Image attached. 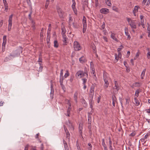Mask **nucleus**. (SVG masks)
Returning <instances> with one entry per match:
<instances>
[{"label": "nucleus", "instance_id": "nucleus-19", "mask_svg": "<svg viewBox=\"0 0 150 150\" xmlns=\"http://www.w3.org/2000/svg\"><path fill=\"white\" fill-rule=\"evenodd\" d=\"M78 95V92L77 91H76L75 93H74V98L75 101L77 103V96Z\"/></svg>", "mask_w": 150, "mask_h": 150}, {"label": "nucleus", "instance_id": "nucleus-42", "mask_svg": "<svg viewBox=\"0 0 150 150\" xmlns=\"http://www.w3.org/2000/svg\"><path fill=\"white\" fill-rule=\"evenodd\" d=\"M102 145L103 147L106 146V145L105 142V140L104 139H102Z\"/></svg>", "mask_w": 150, "mask_h": 150}, {"label": "nucleus", "instance_id": "nucleus-54", "mask_svg": "<svg viewBox=\"0 0 150 150\" xmlns=\"http://www.w3.org/2000/svg\"><path fill=\"white\" fill-rule=\"evenodd\" d=\"M62 35H65V34L66 33V30L63 29H62Z\"/></svg>", "mask_w": 150, "mask_h": 150}, {"label": "nucleus", "instance_id": "nucleus-26", "mask_svg": "<svg viewBox=\"0 0 150 150\" xmlns=\"http://www.w3.org/2000/svg\"><path fill=\"white\" fill-rule=\"evenodd\" d=\"M44 29L42 28L41 29V32L40 33V36L41 38L42 39L43 38Z\"/></svg>", "mask_w": 150, "mask_h": 150}, {"label": "nucleus", "instance_id": "nucleus-40", "mask_svg": "<svg viewBox=\"0 0 150 150\" xmlns=\"http://www.w3.org/2000/svg\"><path fill=\"white\" fill-rule=\"evenodd\" d=\"M64 79V77L63 76L60 77L59 82L60 83H63V81Z\"/></svg>", "mask_w": 150, "mask_h": 150}, {"label": "nucleus", "instance_id": "nucleus-3", "mask_svg": "<svg viewBox=\"0 0 150 150\" xmlns=\"http://www.w3.org/2000/svg\"><path fill=\"white\" fill-rule=\"evenodd\" d=\"M74 50L76 51H79L81 49V47L79 43L77 41H75L74 45Z\"/></svg>", "mask_w": 150, "mask_h": 150}, {"label": "nucleus", "instance_id": "nucleus-49", "mask_svg": "<svg viewBox=\"0 0 150 150\" xmlns=\"http://www.w3.org/2000/svg\"><path fill=\"white\" fill-rule=\"evenodd\" d=\"M73 27L75 28H76L77 27V25L76 23H73Z\"/></svg>", "mask_w": 150, "mask_h": 150}, {"label": "nucleus", "instance_id": "nucleus-18", "mask_svg": "<svg viewBox=\"0 0 150 150\" xmlns=\"http://www.w3.org/2000/svg\"><path fill=\"white\" fill-rule=\"evenodd\" d=\"M19 54H18L17 53H14L13 54H10L8 56V57L10 58L11 57L13 58H14V57L19 55Z\"/></svg>", "mask_w": 150, "mask_h": 150}, {"label": "nucleus", "instance_id": "nucleus-57", "mask_svg": "<svg viewBox=\"0 0 150 150\" xmlns=\"http://www.w3.org/2000/svg\"><path fill=\"white\" fill-rule=\"evenodd\" d=\"M150 4V0H147L146 1V6H149Z\"/></svg>", "mask_w": 150, "mask_h": 150}, {"label": "nucleus", "instance_id": "nucleus-17", "mask_svg": "<svg viewBox=\"0 0 150 150\" xmlns=\"http://www.w3.org/2000/svg\"><path fill=\"white\" fill-rule=\"evenodd\" d=\"M112 105L114 107L115 106V103L116 102L117 99L115 96H112Z\"/></svg>", "mask_w": 150, "mask_h": 150}, {"label": "nucleus", "instance_id": "nucleus-59", "mask_svg": "<svg viewBox=\"0 0 150 150\" xmlns=\"http://www.w3.org/2000/svg\"><path fill=\"white\" fill-rule=\"evenodd\" d=\"M64 130L65 133H67V132H69L68 130H67V128L64 125Z\"/></svg>", "mask_w": 150, "mask_h": 150}, {"label": "nucleus", "instance_id": "nucleus-23", "mask_svg": "<svg viewBox=\"0 0 150 150\" xmlns=\"http://www.w3.org/2000/svg\"><path fill=\"white\" fill-rule=\"evenodd\" d=\"M69 16H70L69 17V21L68 23H69V27H70L71 25V23L73 21V18H72L71 16H70V15Z\"/></svg>", "mask_w": 150, "mask_h": 150}, {"label": "nucleus", "instance_id": "nucleus-36", "mask_svg": "<svg viewBox=\"0 0 150 150\" xmlns=\"http://www.w3.org/2000/svg\"><path fill=\"white\" fill-rule=\"evenodd\" d=\"M147 30L148 31V36L149 37H150V27H149V26H148L147 28Z\"/></svg>", "mask_w": 150, "mask_h": 150}, {"label": "nucleus", "instance_id": "nucleus-31", "mask_svg": "<svg viewBox=\"0 0 150 150\" xmlns=\"http://www.w3.org/2000/svg\"><path fill=\"white\" fill-rule=\"evenodd\" d=\"M88 0H82V2L84 3V4L87 6H88Z\"/></svg>", "mask_w": 150, "mask_h": 150}, {"label": "nucleus", "instance_id": "nucleus-28", "mask_svg": "<svg viewBox=\"0 0 150 150\" xmlns=\"http://www.w3.org/2000/svg\"><path fill=\"white\" fill-rule=\"evenodd\" d=\"M120 56H121V54L120 53H119L118 56L117 58V54H115V59H116V62L118 60L119 58L120 57Z\"/></svg>", "mask_w": 150, "mask_h": 150}, {"label": "nucleus", "instance_id": "nucleus-34", "mask_svg": "<svg viewBox=\"0 0 150 150\" xmlns=\"http://www.w3.org/2000/svg\"><path fill=\"white\" fill-rule=\"evenodd\" d=\"M69 76V73L68 70H67L66 71V73L65 74L64 76L65 78H67Z\"/></svg>", "mask_w": 150, "mask_h": 150}, {"label": "nucleus", "instance_id": "nucleus-53", "mask_svg": "<svg viewBox=\"0 0 150 150\" xmlns=\"http://www.w3.org/2000/svg\"><path fill=\"white\" fill-rule=\"evenodd\" d=\"M112 9L113 10L116 11H118V8L115 6H113L112 7Z\"/></svg>", "mask_w": 150, "mask_h": 150}, {"label": "nucleus", "instance_id": "nucleus-25", "mask_svg": "<svg viewBox=\"0 0 150 150\" xmlns=\"http://www.w3.org/2000/svg\"><path fill=\"white\" fill-rule=\"evenodd\" d=\"M91 73H93L94 74V76L95 77L94 78V79H95L96 80L97 77H96V75L95 74V69H91Z\"/></svg>", "mask_w": 150, "mask_h": 150}, {"label": "nucleus", "instance_id": "nucleus-21", "mask_svg": "<svg viewBox=\"0 0 150 150\" xmlns=\"http://www.w3.org/2000/svg\"><path fill=\"white\" fill-rule=\"evenodd\" d=\"M62 37L63 39V41L64 43H66L68 40L67 38V37L65 35H63Z\"/></svg>", "mask_w": 150, "mask_h": 150}, {"label": "nucleus", "instance_id": "nucleus-58", "mask_svg": "<svg viewBox=\"0 0 150 150\" xmlns=\"http://www.w3.org/2000/svg\"><path fill=\"white\" fill-rule=\"evenodd\" d=\"M105 24L104 22H103V24L101 26V28L102 29H103L105 27Z\"/></svg>", "mask_w": 150, "mask_h": 150}, {"label": "nucleus", "instance_id": "nucleus-27", "mask_svg": "<svg viewBox=\"0 0 150 150\" xmlns=\"http://www.w3.org/2000/svg\"><path fill=\"white\" fill-rule=\"evenodd\" d=\"M105 3L106 4L109 6H111L112 5L110 0L105 1Z\"/></svg>", "mask_w": 150, "mask_h": 150}, {"label": "nucleus", "instance_id": "nucleus-32", "mask_svg": "<svg viewBox=\"0 0 150 150\" xmlns=\"http://www.w3.org/2000/svg\"><path fill=\"white\" fill-rule=\"evenodd\" d=\"M83 24H86V19L85 16H83Z\"/></svg>", "mask_w": 150, "mask_h": 150}, {"label": "nucleus", "instance_id": "nucleus-7", "mask_svg": "<svg viewBox=\"0 0 150 150\" xmlns=\"http://www.w3.org/2000/svg\"><path fill=\"white\" fill-rule=\"evenodd\" d=\"M57 10L59 17H62L63 15V12H62L60 8L59 7H57Z\"/></svg>", "mask_w": 150, "mask_h": 150}, {"label": "nucleus", "instance_id": "nucleus-14", "mask_svg": "<svg viewBox=\"0 0 150 150\" xmlns=\"http://www.w3.org/2000/svg\"><path fill=\"white\" fill-rule=\"evenodd\" d=\"M83 125L82 124H80L79 126V131L80 134L82 136V134ZM83 138V137H82Z\"/></svg>", "mask_w": 150, "mask_h": 150}, {"label": "nucleus", "instance_id": "nucleus-56", "mask_svg": "<svg viewBox=\"0 0 150 150\" xmlns=\"http://www.w3.org/2000/svg\"><path fill=\"white\" fill-rule=\"evenodd\" d=\"M82 80L83 81V84H85L87 81V79H83Z\"/></svg>", "mask_w": 150, "mask_h": 150}, {"label": "nucleus", "instance_id": "nucleus-30", "mask_svg": "<svg viewBox=\"0 0 150 150\" xmlns=\"http://www.w3.org/2000/svg\"><path fill=\"white\" fill-rule=\"evenodd\" d=\"M54 47L56 48H57L58 47V44L57 41V40L54 41Z\"/></svg>", "mask_w": 150, "mask_h": 150}, {"label": "nucleus", "instance_id": "nucleus-11", "mask_svg": "<svg viewBox=\"0 0 150 150\" xmlns=\"http://www.w3.org/2000/svg\"><path fill=\"white\" fill-rule=\"evenodd\" d=\"M4 5L5 7V11L6 12L7 11L8 6V4L6 0H3Z\"/></svg>", "mask_w": 150, "mask_h": 150}, {"label": "nucleus", "instance_id": "nucleus-33", "mask_svg": "<svg viewBox=\"0 0 150 150\" xmlns=\"http://www.w3.org/2000/svg\"><path fill=\"white\" fill-rule=\"evenodd\" d=\"M88 129L89 130V132L90 134H91V124H88Z\"/></svg>", "mask_w": 150, "mask_h": 150}, {"label": "nucleus", "instance_id": "nucleus-6", "mask_svg": "<svg viewBox=\"0 0 150 150\" xmlns=\"http://www.w3.org/2000/svg\"><path fill=\"white\" fill-rule=\"evenodd\" d=\"M84 76V73L83 71H77L76 74V76L77 77H82Z\"/></svg>", "mask_w": 150, "mask_h": 150}, {"label": "nucleus", "instance_id": "nucleus-4", "mask_svg": "<svg viewBox=\"0 0 150 150\" xmlns=\"http://www.w3.org/2000/svg\"><path fill=\"white\" fill-rule=\"evenodd\" d=\"M13 16V14H11L9 16V19L8 21V30L9 31H10L11 29V26L12 25V21Z\"/></svg>", "mask_w": 150, "mask_h": 150}, {"label": "nucleus", "instance_id": "nucleus-51", "mask_svg": "<svg viewBox=\"0 0 150 150\" xmlns=\"http://www.w3.org/2000/svg\"><path fill=\"white\" fill-rule=\"evenodd\" d=\"M126 105L128 104L130 102L129 99H128V98H126Z\"/></svg>", "mask_w": 150, "mask_h": 150}, {"label": "nucleus", "instance_id": "nucleus-48", "mask_svg": "<svg viewBox=\"0 0 150 150\" xmlns=\"http://www.w3.org/2000/svg\"><path fill=\"white\" fill-rule=\"evenodd\" d=\"M60 85L61 86V87L62 88V89L64 90V91H65V88L64 87V85H63V83H60Z\"/></svg>", "mask_w": 150, "mask_h": 150}, {"label": "nucleus", "instance_id": "nucleus-13", "mask_svg": "<svg viewBox=\"0 0 150 150\" xmlns=\"http://www.w3.org/2000/svg\"><path fill=\"white\" fill-rule=\"evenodd\" d=\"M125 35L127 36V38L130 39L131 38V36L129 35L128 33V28L126 27H125Z\"/></svg>", "mask_w": 150, "mask_h": 150}, {"label": "nucleus", "instance_id": "nucleus-60", "mask_svg": "<svg viewBox=\"0 0 150 150\" xmlns=\"http://www.w3.org/2000/svg\"><path fill=\"white\" fill-rule=\"evenodd\" d=\"M29 145L28 144H27L25 146V149L24 150H28V147Z\"/></svg>", "mask_w": 150, "mask_h": 150}, {"label": "nucleus", "instance_id": "nucleus-15", "mask_svg": "<svg viewBox=\"0 0 150 150\" xmlns=\"http://www.w3.org/2000/svg\"><path fill=\"white\" fill-rule=\"evenodd\" d=\"M115 86L113 87V89H115L117 91L119 90V86L118 83L117 81H114Z\"/></svg>", "mask_w": 150, "mask_h": 150}, {"label": "nucleus", "instance_id": "nucleus-50", "mask_svg": "<svg viewBox=\"0 0 150 150\" xmlns=\"http://www.w3.org/2000/svg\"><path fill=\"white\" fill-rule=\"evenodd\" d=\"M84 69H85L84 72V75H85V74H86V76L88 77V72H87V70L86 69V68H85Z\"/></svg>", "mask_w": 150, "mask_h": 150}, {"label": "nucleus", "instance_id": "nucleus-38", "mask_svg": "<svg viewBox=\"0 0 150 150\" xmlns=\"http://www.w3.org/2000/svg\"><path fill=\"white\" fill-rule=\"evenodd\" d=\"M124 48V47L122 45H121L117 49V50L119 53H120V51L121 50Z\"/></svg>", "mask_w": 150, "mask_h": 150}, {"label": "nucleus", "instance_id": "nucleus-46", "mask_svg": "<svg viewBox=\"0 0 150 150\" xmlns=\"http://www.w3.org/2000/svg\"><path fill=\"white\" fill-rule=\"evenodd\" d=\"M91 118L89 117H88V124H91Z\"/></svg>", "mask_w": 150, "mask_h": 150}, {"label": "nucleus", "instance_id": "nucleus-10", "mask_svg": "<svg viewBox=\"0 0 150 150\" xmlns=\"http://www.w3.org/2000/svg\"><path fill=\"white\" fill-rule=\"evenodd\" d=\"M81 102L84 107L86 108L87 106V103L83 98H82L81 99Z\"/></svg>", "mask_w": 150, "mask_h": 150}, {"label": "nucleus", "instance_id": "nucleus-12", "mask_svg": "<svg viewBox=\"0 0 150 150\" xmlns=\"http://www.w3.org/2000/svg\"><path fill=\"white\" fill-rule=\"evenodd\" d=\"M94 95V92L90 91L89 92V101L92 102Z\"/></svg>", "mask_w": 150, "mask_h": 150}, {"label": "nucleus", "instance_id": "nucleus-44", "mask_svg": "<svg viewBox=\"0 0 150 150\" xmlns=\"http://www.w3.org/2000/svg\"><path fill=\"white\" fill-rule=\"evenodd\" d=\"M32 28L33 30H34L35 29V23L33 21H32Z\"/></svg>", "mask_w": 150, "mask_h": 150}, {"label": "nucleus", "instance_id": "nucleus-43", "mask_svg": "<svg viewBox=\"0 0 150 150\" xmlns=\"http://www.w3.org/2000/svg\"><path fill=\"white\" fill-rule=\"evenodd\" d=\"M139 93V92L138 90H137L136 91L135 95L136 96V97H137L138 96Z\"/></svg>", "mask_w": 150, "mask_h": 150}, {"label": "nucleus", "instance_id": "nucleus-55", "mask_svg": "<svg viewBox=\"0 0 150 150\" xmlns=\"http://www.w3.org/2000/svg\"><path fill=\"white\" fill-rule=\"evenodd\" d=\"M71 107H69L67 109V112L69 114H70V112L71 110Z\"/></svg>", "mask_w": 150, "mask_h": 150}, {"label": "nucleus", "instance_id": "nucleus-52", "mask_svg": "<svg viewBox=\"0 0 150 150\" xmlns=\"http://www.w3.org/2000/svg\"><path fill=\"white\" fill-rule=\"evenodd\" d=\"M146 55L147 56V57L148 59H150V51H149V52H148L147 54Z\"/></svg>", "mask_w": 150, "mask_h": 150}, {"label": "nucleus", "instance_id": "nucleus-61", "mask_svg": "<svg viewBox=\"0 0 150 150\" xmlns=\"http://www.w3.org/2000/svg\"><path fill=\"white\" fill-rule=\"evenodd\" d=\"M135 134V133L134 132H133L131 133L129 135L130 136L133 137H134Z\"/></svg>", "mask_w": 150, "mask_h": 150}, {"label": "nucleus", "instance_id": "nucleus-9", "mask_svg": "<svg viewBox=\"0 0 150 150\" xmlns=\"http://www.w3.org/2000/svg\"><path fill=\"white\" fill-rule=\"evenodd\" d=\"M111 35H110V37L113 39L114 40H115L117 42H118L119 40L117 39L115 35V34L114 33H112L111 31L110 32Z\"/></svg>", "mask_w": 150, "mask_h": 150}, {"label": "nucleus", "instance_id": "nucleus-20", "mask_svg": "<svg viewBox=\"0 0 150 150\" xmlns=\"http://www.w3.org/2000/svg\"><path fill=\"white\" fill-rule=\"evenodd\" d=\"M146 71V69H144L143 70V71H142V73L141 75V78L142 79H143L144 78V77L145 76V72Z\"/></svg>", "mask_w": 150, "mask_h": 150}, {"label": "nucleus", "instance_id": "nucleus-8", "mask_svg": "<svg viewBox=\"0 0 150 150\" xmlns=\"http://www.w3.org/2000/svg\"><path fill=\"white\" fill-rule=\"evenodd\" d=\"M100 12L102 13L106 14L109 13V11L108 9L106 8H102L100 10Z\"/></svg>", "mask_w": 150, "mask_h": 150}, {"label": "nucleus", "instance_id": "nucleus-41", "mask_svg": "<svg viewBox=\"0 0 150 150\" xmlns=\"http://www.w3.org/2000/svg\"><path fill=\"white\" fill-rule=\"evenodd\" d=\"M88 145L89 146L88 147V150H92V146L91 144L89 143L88 144Z\"/></svg>", "mask_w": 150, "mask_h": 150}, {"label": "nucleus", "instance_id": "nucleus-45", "mask_svg": "<svg viewBox=\"0 0 150 150\" xmlns=\"http://www.w3.org/2000/svg\"><path fill=\"white\" fill-rule=\"evenodd\" d=\"M73 10L74 13L76 15L77 14V10L75 7L72 8Z\"/></svg>", "mask_w": 150, "mask_h": 150}, {"label": "nucleus", "instance_id": "nucleus-24", "mask_svg": "<svg viewBox=\"0 0 150 150\" xmlns=\"http://www.w3.org/2000/svg\"><path fill=\"white\" fill-rule=\"evenodd\" d=\"M139 7L137 6H135L134 7V10L133 11V13H135L136 12H138V8Z\"/></svg>", "mask_w": 150, "mask_h": 150}, {"label": "nucleus", "instance_id": "nucleus-29", "mask_svg": "<svg viewBox=\"0 0 150 150\" xmlns=\"http://www.w3.org/2000/svg\"><path fill=\"white\" fill-rule=\"evenodd\" d=\"M96 85V84H92V85H91V87L90 90V91H92L94 92V88H95Z\"/></svg>", "mask_w": 150, "mask_h": 150}, {"label": "nucleus", "instance_id": "nucleus-37", "mask_svg": "<svg viewBox=\"0 0 150 150\" xmlns=\"http://www.w3.org/2000/svg\"><path fill=\"white\" fill-rule=\"evenodd\" d=\"M54 91H51L50 93V96L51 99H53L54 97Z\"/></svg>", "mask_w": 150, "mask_h": 150}, {"label": "nucleus", "instance_id": "nucleus-16", "mask_svg": "<svg viewBox=\"0 0 150 150\" xmlns=\"http://www.w3.org/2000/svg\"><path fill=\"white\" fill-rule=\"evenodd\" d=\"M80 62L82 63H85L86 62V60L85 57L82 56L79 59Z\"/></svg>", "mask_w": 150, "mask_h": 150}, {"label": "nucleus", "instance_id": "nucleus-63", "mask_svg": "<svg viewBox=\"0 0 150 150\" xmlns=\"http://www.w3.org/2000/svg\"><path fill=\"white\" fill-rule=\"evenodd\" d=\"M43 69V67L42 66H40L39 69V71L41 72L42 71Z\"/></svg>", "mask_w": 150, "mask_h": 150}, {"label": "nucleus", "instance_id": "nucleus-2", "mask_svg": "<svg viewBox=\"0 0 150 150\" xmlns=\"http://www.w3.org/2000/svg\"><path fill=\"white\" fill-rule=\"evenodd\" d=\"M3 42L2 43V49L3 52H4L5 50V45L6 44L7 39L6 36L4 35L3 37Z\"/></svg>", "mask_w": 150, "mask_h": 150}, {"label": "nucleus", "instance_id": "nucleus-47", "mask_svg": "<svg viewBox=\"0 0 150 150\" xmlns=\"http://www.w3.org/2000/svg\"><path fill=\"white\" fill-rule=\"evenodd\" d=\"M42 57L41 54H39V59L38 60V62H42Z\"/></svg>", "mask_w": 150, "mask_h": 150}, {"label": "nucleus", "instance_id": "nucleus-5", "mask_svg": "<svg viewBox=\"0 0 150 150\" xmlns=\"http://www.w3.org/2000/svg\"><path fill=\"white\" fill-rule=\"evenodd\" d=\"M132 29H135L137 28L136 23L134 21H132L129 24Z\"/></svg>", "mask_w": 150, "mask_h": 150}, {"label": "nucleus", "instance_id": "nucleus-1", "mask_svg": "<svg viewBox=\"0 0 150 150\" xmlns=\"http://www.w3.org/2000/svg\"><path fill=\"white\" fill-rule=\"evenodd\" d=\"M109 78L106 74H104L103 75V79L104 81V88L106 89L108 87L109 85L108 82Z\"/></svg>", "mask_w": 150, "mask_h": 150}, {"label": "nucleus", "instance_id": "nucleus-22", "mask_svg": "<svg viewBox=\"0 0 150 150\" xmlns=\"http://www.w3.org/2000/svg\"><path fill=\"white\" fill-rule=\"evenodd\" d=\"M134 101L135 102V105L136 106L139 105H140V102L139 101L137 98V97H135L134 98Z\"/></svg>", "mask_w": 150, "mask_h": 150}, {"label": "nucleus", "instance_id": "nucleus-35", "mask_svg": "<svg viewBox=\"0 0 150 150\" xmlns=\"http://www.w3.org/2000/svg\"><path fill=\"white\" fill-rule=\"evenodd\" d=\"M66 135H67V138H68V141H69L70 140V134L69 132H68L67 133H66Z\"/></svg>", "mask_w": 150, "mask_h": 150}, {"label": "nucleus", "instance_id": "nucleus-39", "mask_svg": "<svg viewBox=\"0 0 150 150\" xmlns=\"http://www.w3.org/2000/svg\"><path fill=\"white\" fill-rule=\"evenodd\" d=\"M90 68L91 70L93 69H95L94 66L92 62H91L90 63Z\"/></svg>", "mask_w": 150, "mask_h": 150}, {"label": "nucleus", "instance_id": "nucleus-64", "mask_svg": "<svg viewBox=\"0 0 150 150\" xmlns=\"http://www.w3.org/2000/svg\"><path fill=\"white\" fill-rule=\"evenodd\" d=\"M149 135V134H146L145 135V136L144 137V139H146Z\"/></svg>", "mask_w": 150, "mask_h": 150}, {"label": "nucleus", "instance_id": "nucleus-62", "mask_svg": "<svg viewBox=\"0 0 150 150\" xmlns=\"http://www.w3.org/2000/svg\"><path fill=\"white\" fill-rule=\"evenodd\" d=\"M63 70L62 69L61 70L60 73V77L63 76Z\"/></svg>", "mask_w": 150, "mask_h": 150}]
</instances>
